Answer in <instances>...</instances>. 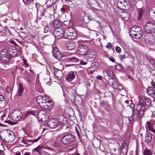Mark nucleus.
<instances>
[{
  "instance_id": "c85d7f7f",
  "label": "nucleus",
  "mask_w": 155,
  "mask_h": 155,
  "mask_svg": "<svg viewBox=\"0 0 155 155\" xmlns=\"http://www.w3.org/2000/svg\"><path fill=\"white\" fill-rule=\"evenodd\" d=\"M53 25L54 27L58 28L61 25V22L58 20H55L53 22Z\"/></svg>"
},
{
  "instance_id": "58836bf2",
  "label": "nucleus",
  "mask_w": 155,
  "mask_h": 155,
  "mask_svg": "<svg viewBox=\"0 0 155 155\" xmlns=\"http://www.w3.org/2000/svg\"><path fill=\"white\" fill-rule=\"evenodd\" d=\"M132 115L134 117H136L137 118V112H138L137 111V110L136 109H132Z\"/></svg>"
},
{
  "instance_id": "e2e57ef3",
  "label": "nucleus",
  "mask_w": 155,
  "mask_h": 155,
  "mask_svg": "<svg viewBox=\"0 0 155 155\" xmlns=\"http://www.w3.org/2000/svg\"><path fill=\"white\" fill-rule=\"evenodd\" d=\"M151 84L152 87L153 88H155V83L153 81H152L151 82Z\"/></svg>"
},
{
  "instance_id": "6e6552de",
  "label": "nucleus",
  "mask_w": 155,
  "mask_h": 155,
  "mask_svg": "<svg viewBox=\"0 0 155 155\" xmlns=\"http://www.w3.org/2000/svg\"><path fill=\"white\" fill-rule=\"evenodd\" d=\"M47 125L49 128H55L58 125V121L56 119L52 118L48 121Z\"/></svg>"
},
{
  "instance_id": "7c9ffc66",
  "label": "nucleus",
  "mask_w": 155,
  "mask_h": 155,
  "mask_svg": "<svg viewBox=\"0 0 155 155\" xmlns=\"http://www.w3.org/2000/svg\"><path fill=\"white\" fill-rule=\"evenodd\" d=\"M30 115H32L35 116V113L34 111H28L24 116V119L26 118Z\"/></svg>"
},
{
  "instance_id": "6ab92c4d",
  "label": "nucleus",
  "mask_w": 155,
  "mask_h": 155,
  "mask_svg": "<svg viewBox=\"0 0 155 155\" xmlns=\"http://www.w3.org/2000/svg\"><path fill=\"white\" fill-rule=\"evenodd\" d=\"M75 78V75L74 72L71 71L69 72L65 77V79L67 81H71Z\"/></svg>"
},
{
  "instance_id": "ea45409f",
  "label": "nucleus",
  "mask_w": 155,
  "mask_h": 155,
  "mask_svg": "<svg viewBox=\"0 0 155 155\" xmlns=\"http://www.w3.org/2000/svg\"><path fill=\"white\" fill-rule=\"evenodd\" d=\"M53 146L56 148H59L61 147V145L60 143L55 142L53 143L52 144Z\"/></svg>"
},
{
  "instance_id": "b1692460",
  "label": "nucleus",
  "mask_w": 155,
  "mask_h": 155,
  "mask_svg": "<svg viewBox=\"0 0 155 155\" xmlns=\"http://www.w3.org/2000/svg\"><path fill=\"white\" fill-rule=\"evenodd\" d=\"M15 135H6V142L11 143L15 139Z\"/></svg>"
},
{
  "instance_id": "79ce46f5",
  "label": "nucleus",
  "mask_w": 155,
  "mask_h": 155,
  "mask_svg": "<svg viewBox=\"0 0 155 155\" xmlns=\"http://www.w3.org/2000/svg\"><path fill=\"white\" fill-rule=\"evenodd\" d=\"M5 135L8 136L15 135V134L12 131L10 130H8L7 131V133L5 134Z\"/></svg>"
},
{
  "instance_id": "3c124183",
  "label": "nucleus",
  "mask_w": 155,
  "mask_h": 155,
  "mask_svg": "<svg viewBox=\"0 0 155 155\" xmlns=\"http://www.w3.org/2000/svg\"><path fill=\"white\" fill-rule=\"evenodd\" d=\"M115 50L117 52L120 53L121 52V48L117 46L115 48Z\"/></svg>"
},
{
  "instance_id": "4be33fe9",
  "label": "nucleus",
  "mask_w": 155,
  "mask_h": 155,
  "mask_svg": "<svg viewBox=\"0 0 155 155\" xmlns=\"http://www.w3.org/2000/svg\"><path fill=\"white\" fill-rule=\"evenodd\" d=\"M54 105L53 101L49 99L46 101V106H47V107H48V109H47V110H51L53 107Z\"/></svg>"
},
{
  "instance_id": "4d7b16f0",
  "label": "nucleus",
  "mask_w": 155,
  "mask_h": 155,
  "mask_svg": "<svg viewBox=\"0 0 155 155\" xmlns=\"http://www.w3.org/2000/svg\"><path fill=\"white\" fill-rule=\"evenodd\" d=\"M109 60L111 61H112L113 62H115V61L114 60V59L111 56L109 58Z\"/></svg>"
},
{
  "instance_id": "de8ad7c7",
  "label": "nucleus",
  "mask_w": 155,
  "mask_h": 155,
  "mask_svg": "<svg viewBox=\"0 0 155 155\" xmlns=\"http://www.w3.org/2000/svg\"><path fill=\"white\" fill-rule=\"evenodd\" d=\"M24 3L25 5L30 4L32 0H22Z\"/></svg>"
},
{
  "instance_id": "a211bd4d",
  "label": "nucleus",
  "mask_w": 155,
  "mask_h": 155,
  "mask_svg": "<svg viewBox=\"0 0 155 155\" xmlns=\"http://www.w3.org/2000/svg\"><path fill=\"white\" fill-rule=\"evenodd\" d=\"M146 127L147 129L153 132L154 127H155V124L151 123L149 121H147L146 124Z\"/></svg>"
},
{
  "instance_id": "a878e982",
  "label": "nucleus",
  "mask_w": 155,
  "mask_h": 155,
  "mask_svg": "<svg viewBox=\"0 0 155 155\" xmlns=\"http://www.w3.org/2000/svg\"><path fill=\"white\" fill-rule=\"evenodd\" d=\"M149 15L151 19L155 21V11L150 9L149 12Z\"/></svg>"
},
{
  "instance_id": "f257e3e1",
  "label": "nucleus",
  "mask_w": 155,
  "mask_h": 155,
  "mask_svg": "<svg viewBox=\"0 0 155 155\" xmlns=\"http://www.w3.org/2000/svg\"><path fill=\"white\" fill-rule=\"evenodd\" d=\"M9 49L6 48L4 49L0 53V60L4 63H6L10 60L11 55Z\"/></svg>"
},
{
  "instance_id": "bf43d9fd",
  "label": "nucleus",
  "mask_w": 155,
  "mask_h": 155,
  "mask_svg": "<svg viewBox=\"0 0 155 155\" xmlns=\"http://www.w3.org/2000/svg\"><path fill=\"white\" fill-rule=\"evenodd\" d=\"M22 61L25 64V65H26V67H28V64L27 63L26 60L25 59H23L22 60Z\"/></svg>"
},
{
  "instance_id": "aec40b11",
  "label": "nucleus",
  "mask_w": 155,
  "mask_h": 155,
  "mask_svg": "<svg viewBox=\"0 0 155 155\" xmlns=\"http://www.w3.org/2000/svg\"><path fill=\"white\" fill-rule=\"evenodd\" d=\"M18 91L17 92V95L19 96H21L24 90L22 85L21 83H19L18 84Z\"/></svg>"
},
{
  "instance_id": "72a5a7b5",
  "label": "nucleus",
  "mask_w": 155,
  "mask_h": 155,
  "mask_svg": "<svg viewBox=\"0 0 155 155\" xmlns=\"http://www.w3.org/2000/svg\"><path fill=\"white\" fill-rule=\"evenodd\" d=\"M39 106L42 108L45 109H48V107H47L46 105V101L43 102H40L39 103H38Z\"/></svg>"
},
{
  "instance_id": "2eb2a0df",
  "label": "nucleus",
  "mask_w": 155,
  "mask_h": 155,
  "mask_svg": "<svg viewBox=\"0 0 155 155\" xmlns=\"http://www.w3.org/2000/svg\"><path fill=\"white\" fill-rule=\"evenodd\" d=\"M54 35L55 38L58 39H60L64 37V31L62 30L61 31H55L54 32Z\"/></svg>"
},
{
  "instance_id": "052dcab7",
  "label": "nucleus",
  "mask_w": 155,
  "mask_h": 155,
  "mask_svg": "<svg viewBox=\"0 0 155 155\" xmlns=\"http://www.w3.org/2000/svg\"><path fill=\"white\" fill-rule=\"evenodd\" d=\"M32 80H33L31 78H29L28 80V82L29 83V84H31L32 83Z\"/></svg>"
},
{
  "instance_id": "a19ab883",
  "label": "nucleus",
  "mask_w": 155,
  "mask_h": 155,
  "mask_svg": "<svg viewBox=\"0 0 155 155\" xmlns=\"http://www.w3.org/2000/svg\"><path fill=\"white\" fill-rule=\"evenodd\" d=\"M4 122L7 123L8 124L12 125H15L16 124V122H12L10 120H5L4 121Z\"/></svg>"
},
{
  "instance_id": "2f4dec72",
  "label": "nucleus",
  "mask_w": 155,
  "mask_h": 155,
  "mask_svg": "<svg viewBox=\"0 0 155 155\" xmlns=\"http://www.w3.org/2000/svg\"><path fill=\"white\" fill-rule=\"evenodd\" d=\"M69 61L72 62H78L79 59L75 57H72L67 58Z\"/></svg>"
},
{
  "instance_id": "5fc2aeb1",
  "label": "nucleus",
  "mask_w": 155,
  "mask_h": 155,
  "mask_svg": "<svg viewBox=\"0 0 155 155\" xmlns=\"http://www.w3.org/2000/svg\"><path fill=\"white\" fill-rule=\"evenodd\" d=\"M87 61L85 62L82 60H81L80 61V64L81 65H86L87 64Z\"/></svg>"
},
{
  "instance_id": "6e6d98bb",
  "label": "nucleus",
  "mask_w": 155,
  "mask_h": 155,
  "mask_svg": "<svg viewBox=\"0 0 155 155\" xmlns=\"http://www.w3.org/2000/svg\"><path fill=\"white\" fill-rule=\"evenodd\" d=\"M88 19V18H87V17L85 16H84V18H83V21H84L85 23H87L88 22V21H85V20L86 19Z\"/></svg>"
},
{
  "instance_id": "bb28decb",
  "label": "nucleus",
  "mask_w": 155,
  "mask_h": 155,
  "mask_svg": "<svg viewBox=\"0 0 155 155\" xmlns=\"http://www.w3.org/2000/svg\"><path fill=\"white\" fill-rule=\"evenodd\" d=\"M152 140V136L151 133H148L145 138V142L147 143H149Z\"/></svg>"
},
{
  "instance_id": "dca6fc26",
  "label": "nucleus",
  "mask_w": 155,
  "mask_h": 155,
  "mask_svg": "<svg viewBox=\"0 0 155 155\" xmlns=\"http://www.w3.org/2000/svg\"><path fill=\"white\" fill-rule=\"evenodd\" d=\"M49 99V97L46 95H40L38 96L37 97V101L38 103H39L40 102H43L48 101Z\"/></svg>"
},
{
  "instance_id": "8fccbe9b",
  "label": "nucleus",
  "mask_w": 155,
  "mask_h": 155,
  "mask_svg": "<svg viewBox=\"0 0 155 155\" xmlns=\"http://www.w3.org/2000/svg\"><path fill=\"white\" fill-rule=\"evenodd\" d=\"M44 33H46L47 32L49 31V27L48 25H46L45 26V28H44Z\"/></svg>"
},
{
  "instance_id": "20e7f679",
  "label": "nucleus",
  "mask_w": 155,
  "mask_h": 155,
  "mask_svg": "<svg viewBox=\"0 0 155 155\" xmlns=\"http://www.w3.org/2000/svg\"><path fill=\"white\" fill-rule=\"evenodd\" d=\"M144 29L145 31L148 33H153L155 32V24L153 22H147Z\"/></svg>"
},
{
  "instance_id": "9d476101",
  "label": "nucleus",
  "mask_w": 155,
  "mask_h": 155,
  "mask_svg": "<svg viewBox=\"0 0 155 155\" xmlns=\"http://www.w3.org/2000/svg\"><path fill=\"white\" fill-rule=\"evenodd\" d=\"M57 121L58 124L61 125L67 124L68 123V120L66 117L62 115H60L57 117Z\"/></svg>"
},
{
  "instance_id": "ddd939ff",
  "label": "nucleus",
  "mask_w": 155,
  "mask_h": 155,
  "mask_svg": "<svg viewBox=\"0 0 155 155\" xmlns=\"http://www.w3.org/2000/svg\"><path fill=\"white\" fill-rule=\"evenodd\" d=\"M66 47L68 50H73L76 48V45L75 42L71 40L68 41L67 43Z\"/></svg>"
},
{
  "instance_id": "39448f33",
  "label": "nucleus",
  "mask_w": 155,
  "mask_h": 155,
  "mask_svg": "<svg viewBox=\"0 0 155 155\" xmlns=\"http://www.w3.org/2000/svg\"><path fill=\"white\" fill-rule=\"evenodd\" d=\"M41 138V137L40 136L35 140H28L25 137H24L22 138L21 141L22 143L26 145L25 146L26 147H28L32 144L34 143L37 142Z\"/></svg>"
},
{
  "instance_id": "cd10ccee",
  "label": "nucleus",
  "mask_w": 155,
  "mask_h": 155,
  "mask_svg": "<svg viewBox=\"0 0 155 155\" xmlns=\"http://www.w3.org/2000/svg\"><path fill=\"white\" fill-rule=\"evenodd\" d=\"M117 4L118 6L123 8L125 7L126 2L124 0H119L117 2Z\"/></svg>"
},
{
  "instance_id": "0e129e2a",
  "label": "nucleus",
  "mask_w": 155,
  "mask_h": 155,
  "mask_svg": "<svg viewBox=\"0 0 155 155\" xmlns=\"http://www.w3.org/2000/svg\"><path fill=\"white\" fill-rule=\"evenodd\" d=\"M130 107L132 109H134V105L133 103H131L130 105Z\"/></svg>"
},
{
  "instance_id": "680f3d73",
  "label": "nucleus",
  "mask_w": 155,
  "mask_h": 155,
  "mask_svg": "<svg viewBox=\"0 0 155 155\" xmlns=\"http://www.w3.org/2000/svg\"><path fill=\"white\" fill-rule=\"evenodd\" d=\"M0 137L1 139L3 141H5L6 142V135H5V137H2L1 136H0Z\"/></svg>"
},
{
  "instance_id": "c756f323",
  "label": "nucleus",
  "mask_w": 155,
  "mask_h": 155,
  "mask_svg": "<svg viewBox=\"0 0 155 155\" xmlns=\"http://www.w3.org/2000/svg\"><path fill=\"white\" fill-rule=\"evenodd\" d=\"M76 145L75 144H73L68 146L67 148V151H70L74 150L76 147Z\"/></svg>"
},
{
  "instance_id": "473e14b6",
  "label": "nucleus",
  "mask_w": 155,
  "mask_h": 155,
  "mask_svg": "<svg viewBox=\"0 0 155 155\" xmlns=\"http://www.w3.org/2000/svg\"><path fill=\"white\" fill-rule=\"evenodd\" d=\"M147 93L149 95L153 94H154V91L152 87H149L147 90Z\"/></svg>"
},
{
  "instance_id": "37998d69",
  "label": "nucleus",
  "mask_w": 155,
  "mask_h": 155,
  "mask_svg": "<svg viewBox=\"0 0 155 155\" xmlns=\"http://www.w3.org/2000/svg\"><path fill=\"white\" fill-rule=\"evenodd\" d=\"M116 68L118 70H122L123 69V66L121 64H117L116 66Z\"/></svg>"
},
{
  "instance_id": "09e8293b",
  "label": "nucleus",
  "mask_w": 155,
  "mask_h": 155,
  "mask_svg": "<svg viewBox=\"0 0 155 155\" xmlns=\"http://www.w3.org/2000/svg\"><path fill=\"white\" fill-rule=\"evenodd\" d=\"M95 66V68H97L99 66V63L95 62L94 63H93L91 64V67H94Z\"/></svg>"
},
{
  "instance_id": "393cba45",
  "label": "nucleus",
  "mask_w": 155,
  "mask_h": 155,
  "mask_svg": "<svg viewBox=\"0 0 155 155\" xmlns=\"http://www.w3.org/2000/svg\"><path fill=\"white\" fill-rule=\"evenodd\" d=\"M53 54L54 57L57 59H59L60 58L59 56L60 54L58 49L56 47H54L53 51Z\"/></svg>"
},
{
  "instance_id": "5701e85b",
  "label": "nucleus",
  "mask_w": 155,
  "mask_h": 155,
  "mask_svg": "<svg viewBox=\"0 0 155 155\" xmlns=\"http://www.w3.org/2000/svg\"><path fill=\"white\" fill-rule=\"evenodd\" d=\"M122 19L125 21H128L130 18L129 14L126 12H122Z\"/></svg>"
},
{
  "instance_id": "0eeeda50",
  "label": "nucleus",
  "mask_w": 155,
  "mask_h": 155,
  "mask_svg": "<svg viewBox=\"0 0 155 155\" xmlns=\"http://www.w3.org/2000/svg\"><path fill=\"white\" fill-rule=\"evenodd\" d=\"M88 48L87 46L84 45H79L76 51L77 53L81 55H84L87 52Z\"/></svg>"
},
{
  "instance_id": "e433bc0d",
  "label": "nucleus",
  "mask_w": 155,
  "mask_h": 155,
  "mask_svg": "<svg viewBox=\"0 0 155 155\" xmlns=\"http://www.w3.org/2000/svg\"><path fill=\"white\" fill-rule=\"evenodd\" d=\"M42 149H43L42 147L39 146L37 147L34 149V151H36L38 153H40Z\"/></svg>"
},
{
  "instance_id": "864d4df0",
  "label": "nucleus",
  "mask_w": 155,
  "mask_h": 155,
  "mask_svg": "<svg viewBox=\"0 0 155 155\" xmlns=\"http://www.w3.org/2000/svg\"><path fill=\"white\" fill-rule=\"evenodd\" d=\"M76 133L78 136V137L79 139H80L81 138V137L80 135V133L79 132V131L77 128L76 127Z\"/></svg>"
},
{
  "instance_id": "4468645a",
  "label": "nucleus",
  "mask_w": 155,
  "mask_h": 155,
  "mask_svg": "<svg viewBox=\"0 0 155 155\" xmlns=\"http://www.w3.org/2000/svg\"><path fill=\"white\" fill-rule=\"evenodd\" d=\"M144 39L145 43L148 45H152L155 42L154 38L153 35L150 36L149 37L147 38L145 36Z\"/></svg>"
},
{
  "instance_id": "f03ea898",
  "label": "nucleus",
  "mask_w": 155,
  "mask_h": 155,
  "mask_svg": "<svg viewBox=\"0 0 155 155\" xmlns=\"http://www.w3.org/2000/svg\"><path fill=\"white\" fill-rule=\"evenodd\" d=\"M77 33L74 29L71 27L66 28L64 31V38L68 39H74L77 36Z\"/></svg>"
},
{
  "instance_id": "13d9d810",
  "label": "nucleus",
  "mask_w": 155,
  "mask_h": 155,
  "mask_svg": "<svg viewBox=\"0 0 155 155\" xmlns=\"http://www.w3.org/2000/svg\"><path fill=\"white\" fill-rule=\"evenodd\" d=\"M12 90L11 87H8L6 88V91L8 93Z\"/></svg>"
},
{
  "instance_id": "4c0bfd02",
  "label": "nucleus",
  "mask_w": 155,
  "mask_h": 155,
  "mask_svg": "<svg viewBox=\"0 0 155 155\" xmlns=\"http://www.w3.org/2000/svg\"><path fill=\"white\" fill-rule=\"evenodd\" d=\"M143 153V155H152L150 150L147 149L145 150Z\"/></svg>"
},
{
  "instance_id": "603ef678",
  "label": "nucleus",
  "mask_w": 155,
  "mask_h": 155,
  "mask_svg": "<svg viewBox=\"0 0 155 155\" xmlns=\"http://www.w3.org/2000/svg\"><path fill=\"white\" fill-rule=\"evenodd\" d=\"M106 47L107 48H110L112 47V44L110 42L108 43L106 46Z\"/></svg>"
},
{
  "instance_id": "7ed1b4c3",
  "label": "nucleus",
  "mask_w": 155,
  "mask_h": 155,
  "mask_svg": "<svg viewBox=\"0 0 155 155\" xmlns=\"http://www.w3.org/2000/svg\"><path fill=\"white\" fill-rule=\"evenodd\" d=\"M75 138L74 135L70 134H67L63 135L61 138L62 143L65 145H68L74 142Z\"/></svg>"
},
{
  "instance_id": "c9c22d12",
  "label": "nucleus",
  "mask_w": 155,
  "mask_h": 155,
  "mask_svg": "<svg viewBox=\"0 0 155 155\" xmlns=\"http://www.w3.org/2000/svg\"><path fill=\"white\" fill-rule=\"evenodd\" d=\"M138 16L137 17L138 19H140L143 16V11L142 9H139L138 10Z\"/></svg>"
},
{
  "instance_id": "49530a36",
  "label": "nucleus",
  "mask_w": 155,
  "mask_h": 155,
  "mask_svg": "<svg viewBox=\"0 0 155 155\" xmlns=\"http://www.w3.org/2000/svg\"><path fill=\"white\" fill-rule=\"evenodd\" d=\"M119 58L121 60H122L127 57H126L125 54H124L123 55L120 54L119 56Z\"/></svg>"
},
{
  "instance_id": "f704fd0d",
  "label": "nucleus",
  "mask_w": 155,
  "mask_h": 155,
  "mask_svg": "<svg viewBox=\"0 0 155 155\" xmlns=\"http://www.w3.org/2000/svg\"><path fill=\"white\" fill-rule=\"evenodd\" d=\"M112 87L114 88H117L120 90L123 89V87L121 85H116L114 83H113L112 84Z\"/></svg>"
},
{
  "instance_id": "774afa93",
  "label": "nucleus",
  "mask_w": 155,
  "mask_h": 155,
  "mask_svg": "<svg viewBox=\"0 0 155 155\" xmlns=\"http://www.w3.org/2000/svg\"><path fill=\"white\" fill-rule=\"evenodd\" d=\"M61 10L62 12H65L66 10V9L64 7H62L61 8Z\"/></svg>"
},
{
  "instance_id": "f3484780",
  "label": "nucleus",
  "mask_w": 155,
  "mask_h": 155,
  "mask_svg": "<svg viewBox=\"0 0 155 155\" xmlns=\"http://www.w3.org/2000/svg\"><path fill=\"white\" fill-rule=\"evenodd\" d=\"M54 74L58 78L61 79L63 76V72L62 70L55 68L54 69Z\"/></svg>"
},
{
  "instance_id": "69168bd1",
  "label": "nucleus",
  "mask_w": 155,
  "mask_h": 155,
  "mask_svg": "<svg viewBox=\"0 0 155 155\" xmlns=\"http://www.w3.org/2000/svg\"><path fill=\"white\" fill-rule=\"evenodd\" d=\"M97 78L98 80H101L102 78V77L100 75H98L97 77Z\"/></svg>"
},
{
  "instance_id": "a18cd8bd",
  "label": "nucleus",
  "mask_w": 155,
  "mask_h": 155,
  "mask_svg": "<svg viewBox=\"0 0 155 155\" xmlns=\"http://www.w3.org/2000/svg\"><path fill=\"white\" fill-rule=\"evenodd\" d=\"M137 118L136 117H134L132 115L130 117L128 118V119L129 121H132L133 120H134L135 119L136 120H137Z\"/></svg>"
},
{
  "instance_id": "338daca9",
  "label": "nucleus",
  "mask_w": 155,
  "mask_h": 155,
  "mask_svg": "<svg viewBox=\"0 0 155 155\" xmlns=\"http://www.w3.org/2000/svg\"><path fill=\"white\" fill-rule=\"evenodd\" d=\"M4 100V97L3 96L0 95V101H2Z\"/></svg>"
},
{
  "instance_id": "1a4fd4ad",
  "label": "nucleus",
  "mask_w": 155,
  "mask_h": 155,
  "mask_svg": "<svg viewBox=\"0 0 155 155\" xmlns=\"http://www.w3.org/2000/svg\"><path fill=\"white\" fill-rule=\"evenodd\" d=\"M134 28H132L130 31V34L133 37L136 39H139L143 35L142 32L140 30L139 31L135 32V31H134Z\"/></svg>"
},
{
  "instance_id": "423d86ee",
  "label": "nucleus",
  "mask_w": 155,
  "mask_h": 155,
  "mask_svg": "<svg viewBox=\"0 0 155 155\" xmlns=\"http://www.w3.org/2000/svg\"><path fill=\"white\" fill-rule=\"evenodd\" d=\"M143 101H140V102L139 104H138V107L141 108L140 110H139L137 112V117H138L139 118H141L143 117L144 115V112L146 110V108L145 107L144 104H142Z\"/></svg>"
},
{
  "instance_id": "412c9836",
  "label": "nucleus",
  "mask_w": 155,
  "mask_h": 155,
  "mask_svg": "<svg viewBox=\"0 0 155 155\" xmlns=\"http://www.w3.org/2000/svg\"><path fill=\"white\" fill-rule=\"evenodd\" d=\"M121 150L124 155L127 154V147L126 143H123L121 144Z\"/></svg>"
},
{
  "instance_id": "f8f14e48",
  "label": "nucleus",
  "mask_w": 155,
  "mask_h": 155,
  "mask_svg": "<svg viewBox=\"0 0 155 155\" xmlns=\"http://www.w3.org/2000/svg\"><path fill=\"white\" fill-rule=\"evenodd\" d=\"M20 111H16L12 113V116L14 120L18 121L20 120L22 117Z\"/></svg>"
},
{
  "instance_id": "9b49d317",
  "label": "nucleus",
  "mask_w": 155,
  "mask_h": 155,
  "mask_svg": "<svg viewBox=\"0 0 155 155\" xmlns=\"http://www.w3.org/2000/svg\"><path fill=\"white\" fill-rule=\"evenodd\" d=\"M144 101L143 99L141 98H139V101L138 104H139L140 102V101H142L143 104H144V107L146 108L147 106L148 107L150 106L151 104V100L149 98L145 97H144Z\"/></svg>"
},
{
  "instance_id": "c03bdc74",
  "label": "nucleus",
  "mask_w": 155,
  "mask_h": 155,
  "mask_svg": "<svg viewBox=\"0 0 155 155\" xmlns=\"http://www.w3.org/2000/svg\"><path fill=\"white\" fill-rule=\"evenodd\" d=\"M70 55H71V54L69 52H64L62 53V56L63 57H67Z\"/></svg>"
}]
</instances>
